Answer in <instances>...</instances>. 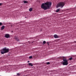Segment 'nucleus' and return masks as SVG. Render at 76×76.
<instances>
[{
    "instance_id": "1",
    "label": "nucleus",
    "mask_w": 76,
    "mask_h": 76,
    "mask_svg": "<svg viewBox=\"0 0 76 76\" xmlns=\"http://www.w3.org/2000/svg\"><path fill=\"white\" fill-rule=\"evenodd\" d=\"M51 6V2H47L44 3H42L41 5V7L44 10H47L50 8Z\"/></svg>"
},
{
    "instance_id": "2",
    "label": "nucleus",
    "mask_w": 76,
    "mask_h": 76,
    "mask_svg": "<svg viewBox=\"0 0 76 76\" xmlns=\"http://www.w3.org/2000/svg\"><path fill=\"white\" fill-rule=\"evenodd\" d=\"M9 51V49H7L6 48H4L1 50V54H4L5 53H7Z\"/></svg>"
},
{
    "instance_id": "3",
    "label": "nucleus",
    "mask_w": 76,
    "mask_h": 76,
    "mask_svg": "<svg viewBox=\"0 0 76 76\" xmlns=\"http://www.w3.org/2000/svg\"><path fill=\"white\" fill-rule=\"evenodd\" d=\"M65 4V2H60L58 3L57 4L56 8H58L59 7H61V8L63 7Z\"/></svg>"
},
{
    "instance_id": "4",
    "label": "nucleus",
    "mask_w": 76,
    "mask_h": 76,
    "mask_svg": "<svg viewBox=\"0 0 76 76\" xmlns=\"http://www.w3.org/2000/svg\"><path fill=\"white\" fill-rule=\"evenodd\" d=\"M63 65H67L68 64V61L66 59H65L64 58L63 59Z\"/></svg>"
},
{
    "instance_id": "5",
    "label": "nucleus",
    "mask_w": 76,
    "mask_h": 76,
    "mask_svg": "<svg viewBox=\"0 0 76 76\" xmlns=\"http://www.w3.org/2000/svg\"><path fill=\"white\" fill-rule=\"evenodd\" d=\"M4 37L6 38H9L10 37V35L9 34H6L5 35Z\"/></svg>"
},
{
    "instance_id": "6",
    "label": "nucleus",
    "mask_w": 76,
    "mask_h": 76,
    "mask_svg": "<svg viewBox=\"0 0 76 76\" xmlns=\"http://www.w3.org/2000/svg\"><path fill=\"white\" fill-rule=\"evenodd\" d=\"M14 39H16L17 41H19V38H18V37H17V36H15L14 37Z\"/></svg>"
},
{
    "instance_id": "7",
    "label": "nucleus",
    "mask_w": 76,
    "mask_h": 76,
    "mask_svg": "<svg viewBox=\"0 0 76 76\" xmlns=\"http://www.w3.org/2000/svg\"><path fill=\"white\" fill-rule=\"evenodd\" d=\"M54 37L55 38H58V36L56 34L54 35Z\"/></svg>"
},
{
    "instance_id": "8",
    "label": "nucleus",
    "mask_w": 76,
    "mask_h": 76,
    "mask_svg": "<svg viewBox=\"0 0 76 76\" xmlns=\"http://www.w3.org/2000/svg\"><path fill=\"white\" fill-rule=\"evenodd\" d=\"M60 9H57V10L56 11V12H58L59 11H60Z\"/></svg>"
},
{
    "instance_id": "9",
    "label": "nucleus",
    "mask_w": 76,
    "mask_h": 76,
    "mask_svg": "<svg viewBox=\"0 0 76 76\" xmlns=\"http://www.w3.org/2000/svg\"><path fill=\"white\" fill-rule=\"evenodd\" d=\"M28 65L29 66H33V65L32 64V63H29L28 64Z\"/></svg>"
},
{
    "instance_id": "10",
    "label": "nucleus",
    "mask_w": 76,
    "mask_h": 76,
    "mask_svg": "<svg viewBox=\"0 0 76 76\" xmlns=\"http://www.w3.org/2000/svg\"><path fill=\"white\" fill-rule=\"evenodd\" d=\"M32 8H31L29 9V11H30V12H32Z\"/></svg>"
},
{
    "instance_id": "11",
    "label": "nucleus",
    "mask_w": 76,
    "mask_h": 76,
    "mask_svg": "<svg viewBox=\"0 0 76 76\" xmlns=\"http://www.w3.org/2000/svg\"><path fill=\"white\" fill-rule=\"evenodd\" d=\"M4 28H5L4 26H3L1 27V29L3 30L4 29Z\"/></svg>"
},
{
    "instance_id": "12",
    "label": "nucleus",
    "mask_w": 76,
    "mask_h": 76,
    "mask_svg": "<svg viewBox=\"0 0 76 76\" xmlns=\"http://www.w3.org/2000/svg\"><path fill=\"white\" fill-rule=\"evenodd\" d=\"M23 2H24V3H28V2L26 1H24Z\"/></svg>"
},
{
    "instance_id": "13",
    "label": "nucleus",
    "mask_w": 76,
    "mask_h": 76,
    "mask_svg": "<svg viewBox=\"0 0 76 76\" xmlns=\"http://www.w3.org/2000/svg\"><path fill=\"white\" fill-rule=\"evenodd\" d=\"M32 58V56H30L29 57V58H30V59H31V58Z\"/></svg>"
},
{
    "instance_id": "14",
    "label": "nucleus",
    "mask_w": 76,
    "mask_h": 76,
    "mask_svg": "<svg viewBox=\"0 0 76 76\" xmlns=\"http://www.w3.org/2000/svg\"><path fill=\"white\" fill-rule=\"evenodd\" d=\"M33 37H31V38H28L29 39H33Z\"/></svg>"
},
{
    "instance_id": "15",
    "label": "nucleus",
    "mask_w": 76,
    "mask_h": 76,
    "mask_svg": "<svg viewBox=\"0 0 76 76\" xmlns=\"http://www.w3.org/2000/svg\"><path fill=\"white\" fill-rule=\"evenodd\" d=\"M45 43H46V42H45V41H44L43 42V44H45Z\"/></svg>"
},
{
    "instance_id": "16",
    "label": "nucleus",
    "mask_w": 76,
    "mask_h": 76,
    "mask_svg": "<svg viewBox=\"0 0 76 76\" xmlns=\"http://www.w3.org/2000/svg\"><path fill=\"white\" fill-rule=\"evenodd\" d=\"M72 58L71 57L70 58H69V60H72Z\"/></svg>"
},
{
    "instance_id": "17",
    "label": "nucleus",
    "mask_w": 76,
    "mask_h": 76,
    "mask_svg": "<svg viewBox=\"0 0 76 76\" xmlns=\"http://www.w3.org/2000/svg\"><path fill=\"white\" fill-rule=\"evenodd\" d=\"M46 64H50V63L49 62H48L46 63Z\"/></svg>"
},
{
    "instance_id": "18",
    "label": "nucleus",
    "mask_w": 76,
    "mask_h": 76,
    "mask_svg": "<svg viewBox=\"0 0 76 76\" xmlns=\"http://www.w3.org/2000/svg\"><path fill=\"white\" fill-rule=\"evenodd\" d=\"M2 24V23L1 22H0V26H1Z\"/></svg>"
},
{
    "instance_id": "19",
    "label": "nucleus",
    "mask_w": 76,
    "mask_h": 76,
    "mask_svg": "<svg viewBox=\"0 0 76 76\" xmlns=\"http://www.w3.org/2000/svg\"><path fill=\"white\" fill-rule=\"evenodd\" d=\"M47 44H48V45H49V42H47Z\"/></svg>"
},
{
    "instance_id": "20",
    "label": "nucleus",
    "mask_w": 76,
    "mask_h": 76,
    "mask_svg": "<svg viewBox=\"0 0 76 76\" xmlns=\"http://www.w3.org/2000/svg\"><path fill=\"white\" fill-rule=\"evenodd\" d=\"M2 5V4L0 3V6H1Z\"/></svg>"
},
{
    "instance_id": "21",
    "label": "nucleus",
    "mask_w": 76,
    "mask_h": 76,
    "mask_svg": "<svg viewBox=\"0 0 76 76\" xmlns=\"http://www.w3.org/2000/svg\"><path fill=\"white\" fill-rule=\"evenodd\" d=\"M17 75H18V76H19V75H20L19 73H17Z\"/></svg>"
},
{
    "instance_id": "22",
    "label": "nucleus",
    "mask_w": 76,
    "mask_h": 76,
    "mask_svg": "<svg viewBox=\"0 0 76 76\" xmlns=\"http://www.w3.org/2000/svg\"><path fill=\"white\" fill-rule=\"evenodd\" d=\"M28 43H29V44H30V42H28Z\"/></svg>"
},
{
    "instance_id": "23",
    "label": "nucleus",
    "mask_w": 76,
    "mask_h": 76,
    "mask_svg": "<svg viewBox=\"0 0 76 76\" xmlns=\"http://www.w3.org/2000/svg\"><path fill=\"white\" fill-rule=\"evenodd\" d=\"M28 63H29V61H28Z\"/></svg>"
},
{
    "instance_id": "24",
    "label": "nucleus",
    "mask_w": 76,
    "mask_h": 76,
    "mask_svg": "<svg viewBox=\"0 0 76 76\" xmlns=\"http://www.w3.org/2000/svg\"><path fill=\"white\" fill-rule=\"evenodd\" d=\"M40 29L41 30V31H42V29Z\"/></svg>"
},
{
    "instance_id": "25",
    "label": "nucleus",
    "mask_w": 76,
    "mask_h": 76,
    "mask_svg": "<svg viewBox=\"0 0 76 76\" xmlns=\"http://www.w3.org/2000/svg\"><path fill=\"white\" fill-rule=\"evenodd\" d=\"M32 42V43H33V42Z\"/></svg>"
},
{
    "instance_id": "26",
    "label": "nucleus",
    "mask_w": 76,
    "mask_h": 76,
    "mask_svg": "<svg viewBox=\"0 0 76 76\" xmlns=\"http://www.w3.org/2000/svg\"><path fill=\"white\" fill-rule=\"evenodd\" d=\"M39 26V25H37V26Z\"/></svg>"
},
{
    "instance_id": "27",
    "label": "nucleus",
    "mask_w": 76,
    "mask_h": 76,
    "mask_svg": "<svg viewBox=\"0 0 76 76\" xmlns=\"http://www.w3.org/2000/svg\"><path fill=\"white\" fill-rule=\"evenodd\" d=\"M69 10H70V9H69Z\"/></svg>"
}]
</instances>
